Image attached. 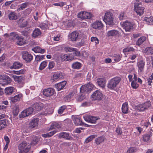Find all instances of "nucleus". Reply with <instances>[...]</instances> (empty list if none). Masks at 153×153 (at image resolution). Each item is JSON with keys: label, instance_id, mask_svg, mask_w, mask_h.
<instances>
[{"label": "nucleus", "instance_id": "f257e3e1", "mask_svg": "<svg viewBox=\"0 0 153 153\" xmlns=\"http://www.w3.org/2000/svg\"><path fill=\"white\" fill-rule=\"evenodd\" d=\"M121 78L116 76L109 80L107 84V87L110 90H115L121 81Z\"/></svg>", "mask_w": 153, "mask_h": 153}, {"label": "nucleus", "instance_id": "f03ea898", "mask_svg": "<svg viewBox=\"0 0 153 153\" xmlns=\"http://www.w3.org/2000/svg\"><path fill=\"white\" fill-rule=\"evenodd\" d=\"M114 17L113 14L111 12L107 11L102 18L103 21L106 25H112L114 24Z\"/></svg>", "mask_w": 153, "mask_h": 153}, {"label": "nucleus", "instance_id": "7ed1b4c3", "mask_svg": "<svg viewBox=\"0 0 153 153\" xmlns=\"http://www.w3.org/2000/svg\"><path fill=\"white\" fill-rule=\"evenodd\" d=\"M84 34L80 31H74L68 35V39L72 42H75L84 36Z\"/></svg>", "mask_w": 153, "mask_h": 153}, {"label": "nucleus", "instance_id": "20e7f679", "mask_svg": "<svg viewBox=\"0 0 153 153\" xmlns=\"http://www.w3.org/2000/svg\"><path fill=\"white\" fill-rule=\"evenodd\" d=\"M135 11L138 15H142L144 12V7L142 6L141 3L138 0H137L134 3Z\"/></svg>", "mask_w": 153, "mask_h": 153}, {"label": "nucleus", "instance_id": "39448f33", "mask_svg": "<svg viewBox=\"0 0 153 153\" xmlns=\"http://www.w3.org/2000/svg\"><path fill=\"white\" fill-rule=\"evenodd\" d=\"M31 148L30 145L26 141H24L19 144V149L20 150L19 153H27Z\"/></svg>", "mask_w": 153, "mask_h": 153}, {"label": "nucleus", "instance_id": "423d86ee", "mask_svg": "<svg viewBox=\"0 0 153 153\" xmlns=\"http://www.w3.org/2000/svg\"><path fill=\"white\" fill-rule=\"evenodd\" d=\"M4 114L0 115V130L5 128L9 124V121L6 119H2L5 117Z\"/></svg>", "mask_w": 153, "mask_h": 153}, {"label": "nucleus", "instance_id": "0eeeda50", "mask_svg": "<svg viewBox=\"0 0 153 153\" xmlns=\"http://www.w3.org/2000/svg\"><path fill=\"white\" fill-rule=\"evenodd\" d=\"M12 77L15 81L17 83L20 87H22L25 84V78L23 76H18L13 75Z\"/></svg>", "mask_w": 153, "mask_h": 153}, {"label": "nucleus", "instance_id": "6e6552de", "mask_svg": "<svg viewBox=\"0 0 153 153\" xmlns=\"http://www.w3.org/2000/svg\"><path fill=\"white\" fill-rule=\"evenodd\" d=\"M122 26L126 32L132 31L134 29L133 23L128 21L123 22Z\"/></svg>", "mask_w": 153, "mask_h": 153}, {"label": "nucleus", "instance_id": "1a4fd4ad", "mask_svg": "<svg viewBox=\"0 0 153 153\" xmlns=\"http://www.w3.org/2000/svg\"><path fill=\"white\" fill-rule=\"evenodd\" d=\"M83 117L85 121L91 123H95L99 118L97 117L88 115L83 116Z\"/></svg>", "mask_w": 153, "mask_h": 153}, {"label": "nucleus", "instance_id": "9d476101", "mask_svg": "<svg viewBox=\"0 0 153 153\" xmlns=\"http://www.w3.org/2000/svg\"><path fill=\"white\" fill-rule=\"evenodd\" d=\"M151 105L150 102L148 101L143 104H140L137 105V110L140 111H143L147 109Z\"/></svg>", "mask_w": 153, "mask_h": 153}, {"label": "nucleus", "instance_id": "9b49d317", "mask_svg": "<svg viewBox=\"0 0 153 153\" xmlns=\"http://www.w3.org/2000/svg\"><path fill=\"white\" fill-rule=\"evenodd\" d=\"M91 97L94 100H100L102 98L103 95L100 91L97 90L93 93Z\"/></svg>", "mask_w": 153, "mask_h": 153}, {"label": "nucleus", "instance_id": "f8f14e48", "mask_svg": "<svg viewBox=\"0 0 153 153\" xmlns=\"http://www.w3.org/2000/svg\"><path fill=\"white\" fill-rule=\"evenodd\" d=\"M78 16L82 19H89L92 16L91 13L85 11H82L79 13Z\"/></svg>", "mask_w": 153, "mask_h": 153}, {"label": "nucleus", "instance_id": "ddd939ff", "mask_svg": "<svg viewBox=\"0 0 153 153\" xmlns=\"http://www.w3.org/2000/svg\"><path fill=\"white\" fill-rule=\"evenodd\" d=\"M43 94L47 97H50L53 96L55 93L54 89L52 88H49L43 90Z\"/></svg>", "mask_w": 153, "mask_h": 153}, {"label": "nucleus", "instance_id": "4468645a", "mask_svg": "<svg viewBox=\"0 0 153 153\" xmlns=\"http://www.w3.org/2000/svg\"><path fill=\"white\" fill-rule=\"evenodd\" d=\"M22 54L23 59L27 62H30L33 58L32 56L28 52L24 51Z\"/></svg>", "mask_w": 153, "mask_h": 153}, {"label": "nucleus", "instance_id": "2eb2a0df", "mask_svg": "<svg viewBox=\"0 0 153 153\" xmlns=\"http://www.w3.org/2000/svg\"><path fill=\"white\" fill-rule=\"evenodd\" d=\"M91 27L95 29L100 30L103 27V25L101 21H97L91 24Z\"/></svg>", "mask_w": 153, "mask_h": 153}, {"label": "nucleus", "instance_id": "dca6fc26", "mask_svg": "<svg viewBox=\"0 0 153 153\" xmlns=\"http://www.w3.org/2000/svg\"><path fill=\"white\" fill-rule=\"evenodd\" d=\"M152 135L151 131H149L147 133L143 135L142 137L143 140L144 142H149L151 140V137Z\"/></svg>", "mask_w": 153, "mask_h": 153}, {"label": "nucleus", "instance_id": "f3484780", "mask_svg": "<svg viewBox=\"0 0 153 153\" xmlns=\"http://www.w3.org/2000/svg\"><path fill=\"white\" fill-rule=\"evenodd\" d=\"M59 138H63L65 140H71L72 137L69 135V133L66 132H62L58 134Z\"/></svg>", "mask_w": 153, "mask_h": 153}, {"label": "nucleus", "instance_id": "a211bd4d", "mask_svg": "<svg viewBox=\"0 0 153 153\" xmlns=\"http://www.w3.org/2000/svg\"><path fill=\"white\" fill-rule=\"evenodd\" d=\"M22 97V94H19L14 97H10V100L11 102L14 103L16 102L19 101Z\"/></svg>", "mask_w": 153, "mask_h": 153}, {"label": "nucleus", "instance_id": "6ab92c4d", "mask_svg": "<svg viewBox=\"0 0 153 153\" xmlns=\"http://www.w3.org/2000/svg\"><path fill=\"white\" fill-rule=\"evenodd\" d=\"M97 83L100 87L104 88L105 86V79L104 78H98Z\"/></svg>", "mask_w": 153, "mask_h": 153}, {"label": "nucleus", "instance_id": "aec40b11", "mask_svg": "<svg viewBox=\"0 0 153 153\" xmlns=\"http://www.w3.org/2000/svg\"><path fill=\"white\" fill-rule=\"evenodd\" d=\"M39 121V119L36 118H33L29 123V127L31 128L37 127Z\"/></svg>", "mask_w": 153, "mask_h": 153}, {"label": "nucleus", "instance_id": "412c9836", "mask_svg": "<svg viewBox=\"0 0 153 153\" xmlns=\"http://www.w3.org/2000/svg\"><path fill=\"white\" fill-rule=\"evenodd\" d=\"M145 62L142 60L139 61L137 63V66L138 69V71L142 72L143 71Z\"/></svg>", "mask_w": 153, "mask_h": 153}, {"label": "nucleus", "instance_id": "4be33fe9", "mask_svg": "<svg viewBox=\"0 0 153 153\" xmlns=\"http://www.w3.org/2000/svg\"><path fill=\"white\" fill-rule=\"evenodd\" d=\"M110 56L116 62H119L121 60L122 57V55L119 53L111 55H110Z\"/></svg>", "mask_w": 153, "mask_h": 153}, {"label": "nucleus", "instance_id": "5701e85b", "mask_svg": "<svg viewBox=\"0 0 153 153\" xmlns=\"http://www.w3.org/2000/svg\"><path fill=\"white\" fill-rule=\"evenodd\" d=\"M118 34H119L118 31L115 30H109L106 33V36L108 37L114 36Z\"/></svg>", "mask_w": 153, "mask_h": 153}, {"label": "nucleus", "instance_id": "b1692460", "mask_svg": "<svg viewBox=\"0 0 153 153\" xmlns=\"http://www.w3.org/2000/svg\"><path fill=\"white\" fill-rule=\"evenodd\" d=\"M32 107L34 110L39 111L42 108L43 105L41 103H36L32 105Z\"/></svg>", "mask_w": 153, "mask_h": 153}, {"label": "nucleus", "instance_id": "393cba45", "mask_svg": "<svg viewBox=\"0 0 153 153\" xmlns=\"http://www.w3.org/2000/svg\"><path fill=\"white\" fill-rule=\"evenodd\" d=\"M16 91V88L13 87H8L5 89V93L7 94L10 95Z\"/></svg>", "mask_w": 153, "mask_h": 153}, {"label": "nucleus", "instance_id": "a878e982", "mask_svg": "<svg viewBox=\"0 0 153 153\" xmlns=\"http://www.w3.org/2000/svg\"><path fill=\"white\" fill-rule=\"evenodd\" d=\"M16 43L20 46H21L24 44L25 43V40L23 38L19 36H17L16 37Z\"/></svg>", "mask_w": 153, "mask_h": 153}, {"label": "nucleus", "instance_id": "bb28decb", "mask_svg": "<svg viewBox=\"0 0 153 153\" xmlns=\"http://www.w3.org/2000/svg\"><path fill=\"white\" fill-rule=\"evenodd\" d=\"M66 83V82L65 81L60 82L55 85V87L58 91H59L64 88Z\"/></svg>", "mask_w": 153, "mask_h": 153}, {"label": "nucleus", "instance_id": "cd10ccee", "mask_svg": "<svg viewBox=\"0 0 153 153\" xmlns=\"http://www.w3.org/2000/svg\"><path fill=\"white\" fill-rule=\"evenodd\" d=\"M32 50L35 53H43L45 52V50L42 49L39 47L38 46L33 48Z\"/></svg>", "mask_w": 153, "mask_h": 153}, {"label": "nucleus", "instance_id": "c85d7f7f", "mask_svg": "<svg viewBox=\"0 0 153 153\" xmlns=\"http://www.w3.org/2000/svg\"><path fill=\"white\" fill-rule=\"evenodd\" d=\"M122 112L125 114H126L128 112V106L127 102L123 103L122 107Z\"/></svg>", "mask_w": 153, "mask_h": 153}, {"label": "nucleus", "instance_id": "c756f323", "mask_svg": "<svg viewBox=\"0 0 153 153\" xmlns=\"http://www.w3.org/2000/svg\"><path fill=\"white\" fill-rule=\"evenodd\" d=\"M73 122L74 124L76 126H82L84 124V123L81 121L80 118L75 117L73 120Z\"/></svg>", "mask_w": 153, "mask_h": 153}, {"label": "nucleus", "instance_id": "7c9ffc66", "mask_svg": "<svg viewBox=\"0 0 153 153\" xmlns=\"http://www.w3.org/2000/svg\"><path fill=\"white\" fill-rule=\"evenodd\" d=\"M105 139V136L102 135L96 138L95 140V142L97 145H99L103 143Z\"/></svg>", "mask_w": 153, "mask_h": 153}, {"label": "nucleus", "instance_id": "2f4dec72", "mask_svg": "<svg viewBox=\"0 0 153 153\" xmlns=\"http://www.w3.org/2000/svg\"><path fill=\"white\" fill-rule=\"evenodd\" d=\"M61 127V126L60 124L58 123L57 122H54L51 123L49 128V130L56 128L59 129Z\"/></svg>", "mask_w": 153, "mask_h": 153}, {"label": "nucleus", "instance_id": "473e14b6", "mask_svg": "<svg viewBox=\"0 0 153 153\" xmlns=\"http://www.w3.org/2000/svg\"><path fill=\"white\" fill-rule=\"evenodd\" d=\"M41 34V32L40 29L38 28H36L33 31L32 36L33 37L36 38L40 35Z\"/></svg>", "mask_w": 153, "mask_h": 153}, {"label": "nucleus", "instance_id": "72a5a7b5", "mask_svg": "<svg viewBox=\"0 0 153 153\" xmlns=\"http://www.w3.org/2000/svg\"><path fill=\"white\" fill-rule=\"evenodd\" d=\"M146 38L145 36H142L139 38L136 42V44L139 46L142 44L146 40Z\"/></svg>", "mask_w": 153, "mask_h": 153}, {"label": "nucleus", "instance_id": "f704fd0d", "mask_svg": "<svg viewBox=\"0 0 153 153\" xmlns=\"http://www.w3.org/2000/svg\"><path fill=\"white\" fill-rule=\"evenodd\" d=\"M22 65V64L20 62H15L13 63L12 66L10 67V69H18L21 67Z\"/></svg>", "mask_w": 153, "mask_h": 153}, {"label": "nucleus", "instance_id": "c9c22d12", "mask_svg": "<svg viewBox=\"0 0 153 153\" xmlns=\"http://www.w3.org/2000/svg\"><path fill=\"white\" fill-rule=\"evenodd\" d=\"M57 131V130L56 129H55L53 131H51L46 134H43L42 135V136L45 137H49L53 136Z\"/></svg>", "mask_w": 153, "mask_h": 153}, {"label": "nucleus", "instance_id": "e433bc0d", "mask_svg": "<svg viewBox=\"0 0 153 153\" xmlns=\"http://www.w3.org/2000/svg\"><path fill=\"white\" fill-rule=\"evenodd\" d=\"M4 36H9L12 40H14L16 38V37L17 36H19L15 32L11 33L10 35L7 33H6L4 34Z\"/></svg>", "mask_w": 153, "mask_h": 153}, {"label": "nucleus", "instance_id": "4c0bfd02", "mask_svg": "<svg viewBox=\"0 0 153 153\" xmlns=\"http://www.w3.org/2000/svg\"><path fill=\"white\" fill-rule=\"evenodd\" d=\"M63 77V76L62 75L61 73H58L54 74L53 75V79L55 81L58 79H62Z\"/></svg>", "mask_w": 153, "mask_h": 153}, {"label": "nucleus", "instance_id": "58836bf2", "mask_svg": "<svg viewBox=\"0 0 153 153\" xmlns=\"http://www.w3.org/2000/svg\"><path fill=\"white\" fill-rule=\"evenodd\" d=\"M144 21L146 22L149 25L153 24V17L152 16H150L149 17H145Z\"/></svg>", "mask_w": 153, "mask_h": 153}, {"label": "nucleus", "instance_id": "ea45409f", "mask_svg": "<svg viewBox=\"0 0 153 153\" xmlns=\"http://www.w3.org/2000/svg\"><path fill=\"white\" fill-rule=\"evenodd\" d=\"M9 18L10 20H16L17 18V16L14 12H12L9 13L8 15Z\"/></svg>", "mask_w": 153, "mask_h": 153}, {"label": "nucleus", "instance_id": "a19ab883", "mask_svg": "<svg viewBox=\"0 0 153 153\" xmlns=\"http://www.w3.org/2000/svg\"><path fill=\"white\" fill-rule=\"evenodd\" d=\"M11 82V79L8 76H6L5 78L3 81L2 83V85H5L10 83Z\"/></svg>", "mask_w": 153, "mask_h": 153}, {"label": "nucleus", "instance_id": "79ce46f5", "mask_svg": "<svg viewBox=\"0 0 153 153\" xmlns=\"http://www.w3.org/2000/svg\"><path fill=\"white\" fill-rule=\"evenodd\" d=\"M80 91L81 93H83V92H87L89 91L87 88L86 85H82L80 88Z\"/></svg>", "mask_w": 153, "mask_h": 153}, {"label": "nucleus", "instance_id": "37998d69", "mask_svg": "<svg viewBox=\"0 0 153 153\" xmlns=\"http://www.w3.org/2000/svg\"><path fill=\"white\" fill-rule=\"evenodd\" d=\"M96 137H97V135L96 134H93L90 135L86 139L85 142L86 143H88L92 140L94 138Z\"/></svg>", "mask_w": 153, "mask_h": 153}, {"label": "nucleus", "instance_id": "c03bdc74", "mask_svg": "<svg viewBox=\"0 0 153 153\" xmlns=\"http://www.w3.org/2000/svg\"><path fill=\"white\" fill-rule=\"evenodd\" d=\"M81 67V64L78 62L74 63L72 65V67L74 69H79Z\"/></svg>", "mask_w": 153, "mask_h": 153}, {"label": "nucleus", "instance_id": "a18cd8bd", "mask_svg": "<svg viewBox=\"0 0 153 153\" xmlns=\"http://www.w3.org/2000/svg\"><path fill=\"white\" fill-rule=\"evenodd\" d=\"M32 140L31 143L32 144L35 145L36 144L39 140V137L37 136H32Z\"/></svg>", "mask_w": 153, "mask_h": 153}, {"label": "nucleus", "instance_id": "49530a36", "mask_svg": "<svg viewBox=\"0 0 153 153\" xmlns=\"http://www.w3.org/2000/svg\"><path fill=\"white\" fill-rule=\"evenodd\" d=\"M65 59L67 61H71L74 59V56H73L71 54L68 55L65 54L64 55Z\"/></svg>", "mask_w": 153, "mask_h": 153}, {"label": "nucleus", "instance_id": "de8ad7c7", "mask_svg": "<svg viewBox=\"0 0 153 153\" xmlns=\"http://www.w3.org/2000/svg\"><path fill=\"white\" fill-rule=\"evenodd\" d=\"M19 112V108L18 106L15 105L13 108V113L15 115H17Z\"/></svg>", "mask_w": 153, "mask_h": 153}, {"label": "nucleus", "instance_id": "09e8293b", "mask_svg": "<svg viewBox=\"0 0 153 153\" xmlns=\"http://www.w3.org/2000/svg\"><path fill=\"white\" fill-rule=\"evenodd\" d=\"M28 5V3L25 2L21 4L20 7L18 8L17 10L20 11L26 8Z\"/></svg>", "mask_w": 153, "mask_h": 153}, {"label": "nucleus", "instance_id": "8fccbe9b", "mask_svg": "<svg viewBox=\"0 0 153 153\" xmlns=\"http://www.w3.org/2000/svg\"><path fill=\"white\" fill-rule=\"evenodd\" d=\"M145 53H147L148 54H153V49L151 47H148L145 49Z\"/></svg>", "mask_w": 153, "mask_h": 153}, {"label": "nucleus", "instance_id": "3c124183", "mask_svg": "<svg viewBox=\"0 0 153 153\" xmlns=\"http://www.w3.org/2000/svg\"><path fill=\"white\" fill-rule=\"evenodd\" d=\"M47 62L46 61L42 62L40 64L39 69L41 70L43 69L47 66Z\"/></svg>", "mask_w": 153, "mask_h": 153}, {"label": "nucleus", "instance_id": "603ef678", "mask_svg": "<svg viewBox=\"0 0 153 153\" xmlns=\"http://www.w3.org/2000/svg\"><path fill=\"white\" fill-rule=\"evenodd\" d=\"M67 106L65 105H64L60 107L58 110V113L59 114H62L64 111L66 109Z\"/></svg>", "mask_w": 153, "mask_h": 153}, {"label": "nucleus", "instance_id": "864d4df0", "mask_svg": "<svg viewBox=\"0 0 153 153\" xmlns=\"http://www.w3.org/2000/svg\"><path fill=\"white\" fill-rule=\"evenodd\" d=\"M13 73L19 75L24 74L25 72V70L24 69L20 70L19 71H13Z\"/></svg>", "mask_w": 153, "mask_h": 153}, {"label": "nucleus", "instance_id": "5fc2aeb1", "mask_svg": "<svg viewBox=\"0 0 153 153\" xmlns=\"http://www.w3.org/2000/svg\"><path fill=\"white\" fill-rule=\"evenodd\" d=\"M132 87L134 89H136L139 86V85L137 83V81L133 80L131 83Z\"/></svg>", "mask_w": 153, "mask_h": 153}, {"label": "nucleus", "instance_id": "6e6d98bb", "mask_svg": "<svg viewBox=\"0 0 153 153\" xmlns=\"http://www.w3.org/2000/svg\"><path fill=\"white\" fill-rule=\"evenodd\" d=\"M64 51L66 52H72L74 49V48L66 46L63 47Z\"/></svg>", "mask_w": 153, "mask_h": 153}, {"label": "nucleus", "instance_id": "4d7b16f0", "mask_svg": "<svg viewBox=\"0 0 153 153\" xmlns=\"http://www.w3.org/2000/svg\"><path fill=\"white\" fill-rule=\"evenodd\" d=\"M134 50V49L132 47H130L124 49L123 50V52L124 53L128 52L131 51H133Z\"/></svg>", "mask_w": 153, "mask_h": 153}, {"label": "nucleus", "instance_id": "13d9d810", "mask_svg": "<svg viewBox=\"0 0 153 153\" xmlns=\"http://www.w3.org/2000/svg\"><path fill=\"white\" fill-rule=\"evenodd\" d=\"M27 114L26 110H24L21 112V114L19 115L20 117H27L29 115Z\"/></svg>", "mask_w": 153, "mask_h": 153}, {"label": "nucleus", "instance_id": "bf43d9fd", "mask_svg": "<svg viewBox=\"0 0 153 153\" xmlns=\"http://www.w3.org/2000/svg\"><path fill=\"white\" fill-rule=\"evenodd\" d=\"M141 125L142 126H143L146 127V128H147L151 125L150 123L149 122H145L144 121H142L140 123Z\"/></svg>", "mask_w": 153, "mask_h": 153}, {"label": "nucleus", "instance_id": "052dcab7", "mask_svg": "<svg viewBox=\"0 0 153 153\" xmlns=\"http://www.w3.org/2000/svg\"><path fill=\"white\" fill-rule=\"evenodd\" d=\"M74 92H72L70 94L68 95L66 98L67 99L68 101H69L71 100L73 98V97L74 96Z\"/></svg>", "mask_w": 153, "mask_h": 153}, {"label": "nucleus", "instance_id": "680f3d73", "mask_svg": "<svg viewBox=\"0 0 153 153\" xmlns=\"http://www.w3.org/2000/svg\"><path fill=\"white\" fill-rule=\"evenodd\" d=\"M40 27L43 30H45L49 27H48V25L44 23L41 24Z\"/></svg>", "mask_w": 153, "mask_h": 153}, {"label": "nucleus", "instance_id": "e2e57ef3", "mask_svg": "<svg viewBox=\"0 0 153 153\" xmlns=\"http://www.w3.org/2000/svg\"><path fill=\"white\" fill-rule=\"evenodd\" d=\"M72 52H73V55L74 56H79L80 55V53L78 51L77 49L76 48H74V49Z\"/></svg>", "mask_w": 153, "mask_h": 153}, {"label": "nucleus", "instance_id": "0e129e2a", "mask_svg": "<svg viewBox=\"0 0 153 153\" xmlns=\"http://www.w3.org/2000/svg\"><path fill=\"white\" fill-rule=\"evenodd\" d=\"M44 55H37L35 58L36 60L38 62L43 59L44 58Z\"/></svg>", "mask_w": 153, "mask_h": 153}, {"label": "nucleus", "instance_id": "69168bd1", "mask_svg": "<svg viewBox=\"0 0 153 153\" xmlns=\"http://www.w3.org/2000/svg\"><path fill=\"white\" fill-rule=\"evenodd\" d=\"M86 85L89 91H90L92 89H93L94 87V85L91 83H89L86 84Z\"/></svg>", "mask_w": 153, "mask_h": 153}, {"label": "nucleus", "instance_id": "338daca9", "mask_svg": "<svg viewBox=\"0 0 153 153\" xmlns=\"http://www.w3.org/2000/svg\"><path fill=\"white\" fill-rule=\"evenodd\" d=\"M26 112L27 113V114H28L29 115L30 114H31L34 110L33 109L32 107L26 109Z\"/></svg>", "mask_w": 153, "mask_h": 153}, {"label": "nucleus", "instance_id": "774afa93", "mask_svg": "<svg viewBox=\"0 0 153 153\" xmlns=\"http://www.w3.org/2000/svg\"><path fill=\"white\" fill-rule=\"evenodd\" d=\"M55 65V63L51 61L48 64V68L49 69H52L54 67Z\"/></svg>", "mask_w": 153, "mask_h": 153}]
</instances>
